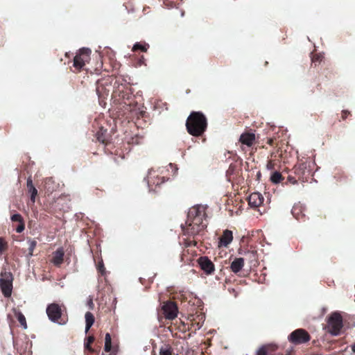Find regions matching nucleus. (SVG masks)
<instances>
[{
    "label": "nucleus",
    "mask_w": 355,
    "mask_h": 355,
    "mask_svg": "<svg viewBox=\"0 0 355 355\" xmlns=\"http://www.w3.org/2000/svg\"><path fill=\"white\" fill-rule=\"evenodd\" d=\"M206 207L203 205H196L191 207L188 213L187 228L184 233L189 235L198 234L207 225L204 223Z\"/></svg>",
    "instance_id": "1"
},
{
    "label": "nucleus",
    "mask_w": 355,
    "mask_h": 355,
    "mask_svg": "<svg viewBox=\"0 0 355 355\" xmlns=\"http://www.w3.org/2000/svg\"><path fill=\"white\" fill-rule=\"evenodd\" d=\"M207 119L205 115L200 112H192L186 123L188 132L196 137L202 135L207 128Z\"/></svg>",
    "instance_id": "2"
},
{
    "label": "nucleus",
    "mask_w": 355,
    "mask_h": 355,
    "mask_svg": "<svg viewBox=\"0 0 355 355\" xmlns=\"http://www.w3.org/2000/svg\"><path fill=\"white\" fill-rule=\"evenodd\" d=\"M13 277L11 272L1 271L0 274V288L5 297L12 294Z\"/></svg>",
    "instance_id": "3"
},
{
    "label": "nucleus",
    "mask_w": 355,
    "mask_h": 355,
    "mask_svg": "<svg viewBox=\"0 0 355 355\" xmlns=\"http://www.w3.org/2000/svg\"><path fill=\"white\" fill-rule=\"evenodd\" d=\"M343 327V320L340 314L333 313L328 320L327 331L334 336L340 334Z\"/></svg>",
    "instance_id": "4"
},
{
    "label": "nucleus",
    "mask_w": 355,
    "mask_h": 355,
    "mask_svg": "<svg viewBox=\"0 0 355 355\" xmlns=\"http://www.w3.org/2000/svg\"><path fill=\"white\" fill-rule=\"evenodd\" d=\"M91 50L87 48H83L79 50L73 59V67L78 69H81L88 62L90 59Z\"/></svg>",
    "instance_id": "5"
},
{
    "label": "nucleus",
    "mask_w": 355,
    "mask_h": 355,
    "mask_svg": "<svg viewBox=\"0 0 355 355\" xmlns=\"http://www.w3.org/2000/svg\"><path fill=\"white\" fill-rule=\"evenodd\" d=\"M46 314L48 315L49 319L55 323H58L59 324H63L65 322H61L59 321V319L62 315V310L60 306L55 303H52L48 305L46 308Z\"/></svg>",
    "instance_id": "6"
},
{
    "label": "nucleus",
    "mask_w": 355,
    "mask_h": 355,
    "mask_svg": "<svg viewBox=\"0 0 355 355\" xmlns=\"http://www.w3.org/2000/svg\"><path fill=\"white\" fill-rule=\"evenodd\" d=\"M309 339L310 337L308 333L302 329H298L293 331L289 336L290 341L294 344L304 343L309 341Z\"/></svg>",
    "instance_id": "7"
},
{
    "label": "nucleus",
    "mask_w": 355,
    "mask_h": 355,
    "mask_svg": "<svg viewBox=\"0 0 355 355\" xmlns=\"http://www.w3.org/2000/svg\"><path fill=\"white\" fill-rule=\"evenodd\" d=\"M164 317L168 320H173L178 316V307L173 302H167L162 306Z\"/></svg>",
    "instance_id": "8"
},
{
    "label": "nucleus",
    "mask_w": 355,
    "mask_h": 355,
    "mask_svg": "<svg viewBox=\"0 0 355 355\" xmlns=\"http://www.w3.org/2000/svg\"><path fill=\"white\" fill-rule=\"evenodd\" d=\"M199 264L201 268L207 274H211L214 270L213 263L206 257L199 259Z\"/></svg>",
    "instance_id": "9"
},
{
    "label": "nucleus",
    "mask_w": 355,
    "mask_h": 355,
    "mask_svg": "<svg viewBox=\"0 0 355 355\" xmlns=\"http://www.w3.org/2000/svg\"><path fill=\"white\" fill-rule=\"evenodd\" d=\"M263 201V198L260 193H252L248 198V202L250 207H257L260 206Z\"/></svg>",
    "instance_id": "10"
},
{
    "label": "nucleus",
    "mask_w": 355,
    "mask_h": 355,
    "mask_svg": "<svg viewBox=\"0 0 355 355\" xmlns=\"http://www.w3.org/2000/svg\"><path fill=\"white\" fill-rule=\"evenodd\" d=\"M233 239L232 232L226 230L223 232L222 236L220 238L219 247L224 246L227 247Z\"/></svg>",
    "instance_id": "11"
},
{
    "label": "nucleus",
    "mask_w": 355,
    "mask_h": 355,
    "mask_svg": "<svg viewBox=\"0 0 355 355\" xmlns=\"http://www.w3.org/2000/svg\"><path fill=\"white\" fill-rule=\"evenodd\" d=\"M26 184H27L28 191L31 194V200L33 203H35V198L37 195V190L34 187L33 180L31 177L28 178Z\"/></svg>",
    "instance_id": "12"
},
{
    "label": "nucleus",
    "mask_w": 355,
    "mask_h": 355,
    "mask_svg": "<svg viewBox=\"0 0 355 355\" xmlns=\"http://www.w3.org/2000/svg\"><path fill=\"white\" fill-rule=\"evenodd\" d=\"M254 140H255V135L252 133L242 134L239 139V141L243 144H245L248 146H252Z\"/></svg>",
    "instance_id": "13"
},
{
    "label": "nucleus",
    "mask_w": 355,
    "mask_h": 355,
    "mask_svg": "<svg viewBox=\"0 0 355 355\" xmlns=\"http://www.w3.org/2000/svg\"><path fill=\"white\" fill-rule=\"evenodd\" d=\"M244 266L243 258H236L231 263L230 268L233 272H239Z\"/></svg>",
    "instance_id": "14"
},
{
    "label": "nucleus",
    "mask_w": 355,
    "mask_h": 355,
    "mask_svg": "<svg viewBox=\"0 0 355 355\" xmlns=\"http://www.w3.org/2000/svg\"><path fill=\"white\" fill-rule=\"evenodd\" d=\"M64 258V250L62 248H58L54 253L52 259V262L55 266H60L62 261Z\"/></svg>",
    "instance_id": "15"
},
{
    "label": "nucleus",
    "mask_w": 355,
    "mask_h": 355,
    "mask_svg": "<svg viewBox=\"0 0 355 355\" xmlns=\"http://www.w3.org/2000/svg\"><path fill=\"white\" fill-rule=\"evenodd\" d=\"M85 323H86L85 333H87L94 322V315L91 312H87L85 313Z\"/></svg>",
    "instance_id": "16"
},
{
    "label": "nucleus",
    "mask_w": 355,
    "mask_h": 355,
    "mask_svg": "<svg viewBox=\"0 0 355 355\" xmlns=\"http://www.w3.org/2000/svg\"><path fill=\"white\" fill-rule=\"evenodd\" d=\"M13 312L15 313V316L17 318V320L19 321V322L20 323L21 327L24 329H27L26 320V318L23 315V313L21 312H20L19 311H17L16 309H14Z\"/></svg>",
    "instance_id": "17"
},
{
    "label": "nucleus",
    "mask_w": 355,
    "mask_h": 355,
    "mask_svg": "<svg viewBox=\"0 0 355 355\" xmlns=\"http://www.w3.org/2000/svg\"><path fill=\"white\" fill-rule=\"evenodd\" d=\"M282 175L280 173L277 172V171H275L274 172L271 177H270V180L275 183V184H277L279 182H280L281 180H282Z\"/></svg>",
    "instance_id": "18"
},
{
    "label": "nucleus",
    "mask_w": 355,
    "mask_h": 355,
    "mask_svg": "<svg viewBox=\"0 0 355 355\" xmlns=\"http://www.w3.org/2000/svg\"><path fill=\"white\" fill-rule=\"evenodd\" d=\"M159 355H171V349L168 345L162 346L159 350Z\"/></svg>",
    "instance_id": "19"
},
{
    "label": "nucleus",
    "mask_w": 355,
    "mask_h": 355,
    "mask_svg": "<svg viewBox=\"0 0 355 355\" xmlns=\"http://www.w3.org/2000/svg\"><path fill=\"white\" fill-rule=\"evenodd\" d=\"M28 251H29V255L32 256L33 252L34 251V249L37 245V242L34 240H29L28 241Z\"/></svg>",
    "instance_id": "20"
},
{
    "label": "nucleus",
    "mask_w": 355,
    "mask_h": 355,
    "mask_svg": "<svg viewBox=\"0 0 355 355\" xmlns=\"http://www.w3.org/2000/svg\"><path fill=\"white\" fill-rule=\"evenodd\" d=\"M148 47V45H142V44H140L139 43H136V44L133 46L132 50H133V51H136V50H137V49H140V50H141L142 51H147Z\"/></svg>",
    "instance_id": "21"
},
{
    "label": "nucleus",
    "mask_w": 355,
    "mask_h": 355,
    "mask_svg": "<svg viewBox=\"0 0 355 355\" xmlns=\"http://www.w3.org/2000/svg\"><path fill=\"white\" fill-rule=\"evenodd\" d=\"M94 338L93 336H89L87 338V341L85 343V347L90 351H92V347H90L91 343L94 341Z\"/></svg>",
    "instance_id": "22"
},
{
    "label": "nucleus",
    "mask_w": 355,
    "mask_h": 355,
    "mask_svg": "<svg viewBox=\"0 0 355 355\" xmlns=\"http://www.w3.org/2000/svg\"><path fill=\"white\" fill-rule=\"evenodd\" d=\"M323 58V55L322 54H315V55L313 56L312 58V61L313 62H314L315 64L316 62H320L321 60H322Z\"/></svg>",
    "instance_id": "23"
},
{
    "label": "nucleus",
    "mask_w": 355,
    "mask_h": 355,
    "mask_svg": "<svg viewBox=\"0 0 355 355\" xmlns=\"http://www.w3.org/2000/svg\"><path fill=\"white\" fill-rule=\"evenodd\" d=\"M11 220L12 221H17V222H19V223L23 222V218L21 217V216L19 214H15L12 215L11 216Z\"/></svg>",
    "instance_id": "24"
},
{
    "label": "nucleus",
    "mask_w": 355,
    "mask_h": 355,
    "mask_svg": "<svg viewBox=\"0 0 355 355\" xmlns=\"http://www.w3.org/2000/svg\"><path fill=\"white\" fill-rule=\"evenodd\" d=\"M266 354L267 349L265 347H260L257 352V355H266Z\"/></svg>",
    "instance_id": "25"
},
{
    "label": "nucleus",
    "mask_w": 355,
    "mask_h": 355,
    "mask_svg": "<svg viewBox=\"0 0 355 355\" xmlns=\"http://www.w3.org/2000/svg\"><path fill=\"white\" fill-rule=\"evenodd\" d=\"M6 246V243L3 239L0 237V254L3 252Z\"/></svg>",
    "instance_id": "26"
},
{
    "label": "nucleus",
    "mask_w": 355,
    "mask_h": 355,
    "mask_svg": "<svg viewBox=\"0 0 355 355\" xmlns=\"http://www.w3.org/2000/svg\"><path fill=\"white\" fill-rule=\"evenodd\" d=\"M105 343L112 344V338H111V336L109 333H107L105 334Z\"/></svg>",
    "instance_id": "27"
},
{
    "label": "nucleus",
    "mask_w": 355,
    "mask_h": 355,
    "mask_svg": "<svg viewBox=\"0 0 355 355\" xmlns=\"http://www.w3.org/2000/svg\"><path fill=\"white\" fill-rule=\"evenodd\" d=\"M20 223L21 224L16 229V231L18 233H20V232H23L24 230V225L23 222Z\"/></svg>",
    "instance_id": "28"
},
{
    "label": "nucleus",
    "mask_w": 355,
    "mask_h": 355,
    "mask_svg": "<svg viewBox=\"0 0 355 355\" xmlns=\"http://www.w3.org/2000/svg\"><path fill=\"white\" fill-rule=\"evenodd\" d=\"M298 208H299L298 206H294L292 209V214H293V216L295 217L296 218H298V216H297V214L295 213V211L298 209Z\"/></svg>",
    "instance_id": "29"
},
{
    "label": "nucleus",
    "mask_w": 355,
    "mask_h": 355,
    "mask_svg": "<svg viewBox=\"0 0 355 355\" xmlns=\"http://www.w3.org/2000/svg\"><path fill=\"white\" fill-rule=\"evenodd\" d=\"M111 348H112V344L105 343V347H104L105 351L108 352L111 350Z\"/></svg>",
    "instance_id": "30"
},
{
    "label": "nucleus",
    "mask_w": 355,
    "mask_h": 355,
    "mask_svg": "<svg viewBox=\"0 0 355 355\" xmlns=\"http://www.w3.org/2000/svg\"><path fill=\"white\" fill-rule=\"evenodd\" d=\"M98 270L103 272V270H104V266H103V264L102 263H98Z\"/></svg>",
    "instance_id": "31"
},
{
    "label": "nucleus",
    "mask_w": 355,
    "mask_h": 355,
    "mask_svg": "<svg viewBox=\"0 0 355 355\" xmlns=\"http://www.w3.org/2000/svg\"><path fill=\"white\" fill-rule=\"evenodd\" d=\"M288 181L291 182L293 184L297 183V181L292 177L288 178Z\"/></svg>",
    "instance_id": "32"
},
{
    "label": "nucleus",
    "mask_w": 355,
    "mask_h": 355,
    "mask_svg": "<svg viewBox=\"0 0 355 355\" xmlns=\"http://www.w3.org/2000/svg\"><path fill=\"white\" fill-rule=\"evenodd\" d=\"M352 349L354 352H355V344L352 346Z\"/></svg>",
    "instance_id": "33"
},
{
    "label": "nucleus",
    "mask_w": 355,
    "mask_h": 355,
    "mask_svg": "<svg viewBox=\"0 0 355 355\" xmlns=\"http://www.w3.org/2000/svg\"><path fill=\"white\" fill-rule=\"evenodd\" d=\"M51 178H48L46 180V184L49 182H51Z\"/></svg>",
    "instance_id": "34"
},
{
    "label": "nucleus",
    "mask_w": 355,
    "mask_h": 355,
    "mask_svg": "<svg viewBox=\"0 0 355 355\" xmlns=\"http://www.w3.org/2000/svg\"><path fill=\"white\" fill-rule=\"evenodd\" d=\"M101 355H104V354H101Z\"/></svg>",
    "instance_id": "35"
}]
</instances>
